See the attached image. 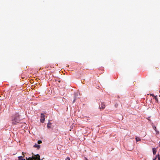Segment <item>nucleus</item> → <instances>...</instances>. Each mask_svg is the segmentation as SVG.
I'll return each instance as SVG.
<instances>
[{
	"mask_svg": "<svg viewBox=\"0 0 160 160\" xmlns=\"http://www.w3.org/2000/svg\"><path fill=\"white\" fill-rule=\"evenodd\" d=\"M15 154L14 153H13V155H15Z\"/></svg>",
	"mask_w": 160,
	"mask_h": 160,
	"instance_id": "obj_21",
	"label": "nucleus"
},
{
	"mask_svg": "<svg viewBox=\"0 0 160 160\" xmlns=\"http://www.w3.org/2000/svg\"><path fill=\"white\" fill-rule=\"evenodd\" d=\"M135 139L136 142H138L141 141L140 138L138 137H136L135 138Z\"/></svg>",
	"mask_w": 160,
	"mask_h": 160,
	"instance_id": "obj_11",
	"label": "nucleus"
},
{
	"mask_svg": "<svg viewBox=\"0 0 160 160\" xmlns=\"http://www.w3.org/2000/svg\"><path fill=\"white\" fill-rule=\"evenodd\" d=\"M78 92H75L74 93V100L73 101V103H74L76 100L77 98H79L78 97Z\"/></svg>",
	"mask_w": 160,
	"mask_h": 160,
	"instance_id": "obj_4",
	"label": "nucleus"
},
{
	"mask_svg": "<svg viewBox=\"0 0 160 160\" xmlns=\"http://www.w3.org/2000/svg\"><path fill=\"white\" fill-rule=\"evenodd\" d=\"M157 158V156L156 155L154 158H153V160H156Z\"/></svg>",
	"mask_w": 160,
	"mask_h": 160,
	"instance_id": "obj_15",
	"label": "nucleus"
},
{
	"mask_svg": "<svg viewBox=\"0 0 160 160\" xmlns=\"http://www.w3.org/2000/svg\"><path fill=\"white\" fill-rule=\"evenodd\" d=\"M33 147L34 148H37L38 149H39L40 148V146L36 143H35L33 146Z\"/></svg>",
	"mask_w": 160,
	"mask_h": 160,
	"instance_id": "obj_8",
	"label": "nucleus"
},
{
	"mask_svg": "<svg viewBox=\"0 0 160 160\" xmlns=\"http://www.w3.org/2000/svg\"><path fill=\"white\" fill-rule=\"evenodd\" d=\"M153 128L154 129V130L155 131V132H156V133L157 134H159V132L157 130V129L156 128V127L155 126H153Z\"/></svg>",
	"mask_w": 160,
	"mask_h": 160,
	"instance_id": "obj_6",
	"label": "nucleus"
},
{
	"mask_svg": "<svg viewBox=\"0 0 160 160\" xmlns=\"http://www.w3.org/2000/svg\"><path fill=\"white\" fill-rule=\"evenodd\" d=\"M154 98L155 99V100L156 102H158V99L157 97V96H154Z\"/></svg>",
	"mask_w": 160,
	"mask_h": 160,
	"instance_id": "obj_12",
	"label": "nucleus"
},
{
	"mask_svg": "<svg viewBox=\"0 0 160 160\" xmlns=\"http://www.w3.org/2000/svg\"><path fill=\"white\" fill-rule=\"evenodd\" d=\"M150 96H153V97H154V96H155L154 95V94H150Z\"/></svg>",
	"mask_w": 160,
	"mask_h": 160,
	"instance_id": "obj_17",
	"label": "nucleus"
},
{
	"mask_svg": "<svg viewBox=\"0 0 160 160\" xmlns=\"http://www.w3.org/2000/svg\"><path fill=\"white\" fill-rule=\"evenodd\" d=\"M157 156V158H158V160H160V155L159 154H158Z\"/></svg>",
	"mask_w": 160,
	"mask_h": 160,
	"instance_id": "obj_13",
	"label": "nucleus"
},
{
	"mask_svg": "<svg viewBox=\"0 0 160 160\" xmlns=\"http://www.w3.org/2000/svg\"><path fill=\"white\" fill-rule=\"evenodd\" d=\"M33 155L32 157H29L28 158L26 157V160H41L40 158V156L38 154L34 155L33 153H32Z\"/></svg>",
	"mask_w": 160,
	"mask_h": 160,
	"instance_id": "obj_2",
	"label": "nucleus"
},
{
	"mask_svg": "<svg viewBox=\"0 0 160 160\" xmlns=\"http://www.w3.org/2000/svg\"><path fill=\"white\" fill-rule=\"evenodd\" d=\"M65 160H70V158L68 157H67L65 159Z\"/></svg>",
	"mask_w": 160,
	"mask_h": 160,
	"instance_id": "obj_16",
	"label": "nucleus"
},
{
	"mask_svg": "<svg viewBox=\"0 0 160 160\" xmlns=\"http://www.w3.org/2000/svg\"><path fill=\"white\" fill-rule=\"evenodd\" d=\"M38 144H41L42 143V141L41 140H38Z\"/></svg>",
	"mask_w": 160,
	"mask_h": 160,
	"instance_id": "obj_14",
	"label": "nucleus"
},
{
	"mask_svg": "<svg viewBox=\"0 0 160 160\" xmlns=\"http://www.w3.org/2000/svg\"><path fill=\"white\" fill-rule=\"evenodd\" d=\"M22 155L23 156V157L24 156V153L23 152H22Z\"/></svg>",
	"mask_w": 160,
	"mask_h": 160,
	"instance_id": "obj_18",
	"label": "nucleus"
},
{
	"mask_svg": "<svg viewBox=\"0 0 160 160\" xmlns=\"http://www.w3.org/2000/svg\"><path fill=\"white\" fill-rule=\"evenodd\" d=\"M51 124L52 123L51 122H50L49 121V122L47 124V127L48 128H51Z\"/></svg>",
	"mask_w": 160,
	"mask_h": 160,
	"instance_id": "obj_7",
	"label": "nucleus"
},
{
	"mask_svg": "<svg viewBox=\"0 0 160 160\" xmlns=\"http://www.w3.org/2000/svg\"><path fill=\"white\" fill-rule=\"evenodd\" d=\"M159 145L160 146V142H159Z\"/></svg>",
	"mask_w": 160,
	"mask_h": 160,
	"instance_id": "obj_20",
	"label": "nucleus"
},
{
	"mask_svg": "<svg viewBox=\"0 0 160 160\" xmlns=\"http://www.w3.org/2000/svg\"><path fill=\"white\" fill-rule=\"evenodd\" d=\"M152 152H153V155H155L156 153V152H157V151L156 149L154 148H153L152 149Z\"/></svg>",
	"mask_w": 160,
	"mask_h": 160,
	"instance_id": "obj_9",
	"label": "nucleus"
},
{
	"mask_svg": "<svg viewBox=\"0 0 160 160\" xmlns=\"http://www.w3.org/2000/svg\"><path fill=\"white\" fill-rule=\"evenodd\" d=\"M45 116L44 114L43 113H41V116H40V122L42 123H43L44 122L45 118Z\"/></svg>",
	"mask_w": 160,
	"mask_h": 160,
	"instance_id": "obj_3",
	"label": "nucleus"
},
{
	"mask_svg": "<svg viewBox=\"0 0 160 160\" xmlns=\"http://www.w3.org/2000/svg\"><path fill=\"white\" fill-rule=\"evenodd\" d=\"M85 159H86V160H87V159L85 157Z\"/></svg>",
	"mask_w": 160,
	"mask_h": 160,
	"instance_id": "obj_19",
	"label": "nucleus"
},
{
	"mask_svg": "<svg viewBox=\"0 0 160 160\" xmlns=\"http://www.w3.org/2000/svg\"><path fill=\"white\" fill-rule=\"evenodd\" d=\"M12 124L16 125L18 123H21V120L20 118V115L18 113H16L12 117Z\"/></svg>",
	"mask_w": 160,
	"mask_h": 160,
	"instance_id": "obj_1",
	"label": "nucleus"
},
{
	"mask_svg": "<svg viewBox=\"0 0 160 160\" xmlns=\"http://www.w3.org/2000/svg\"><path fill=\"white\" fill-rule=\"evenodd\" d=\"M101 105H99V108L100 109H103L105 108V104L104 102H101Z\"/></svg>",
	"mask_w": 160,
	"mask_h": 160,
	"instance_id": "obj_5",
	"label": "nucleus"
},
{
	"mask_svg": "<svg viewBox=\"0 0 160 160\" xmlns=\"http://www.w3.org/2000/svg\"><path fill=\"white\" fill-rule=\"evenodd\" d=\"M18 158L20 159V160H26V159H24V157L22 156H20L18 157Z\"/></svg>",
	"mask_w": 160,
	"mask_h": 160,
	"instance_id": "obj_10",
	"label": "nucleus"
}]
</instances>
